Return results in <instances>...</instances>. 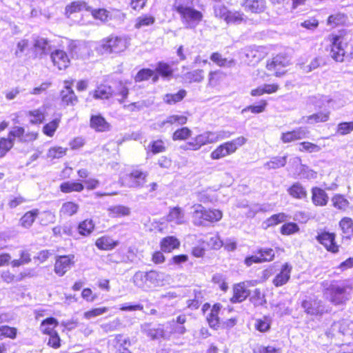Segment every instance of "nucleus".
Listing matches in <instances>:
<instances>
[{"instance_id": "f257e3e1", "label": "nucleus", "mask_w": 353, "mask_h": 353, "mask_svg": "<svg viewBox=\"0 0 353 353\" xmlns=\"http://www.w3.org/2000/svg\"><path fill=\"white\" fill-rule=\"evenodd\" d=\"M174 8L185 28L194 29L203 20V15L201 12L182 3L181 0H176Z\"/></svg>"}, {"instance_id": "f03ea898", "label": "nucleus", "mask_w": 353, "mask_h": 353, "mask_svg": "<svg viewBox=\"0 0 353 353\" xmlns=\"http://www.w3.org/2000/svg\"><path fill=\"white\" fill-rule=\"evenodd\" d=\"M247 139L244 137H239L231 141L225 142L217 146L211 153L210 158L213 160H219L234 154L237 149L245 144Z\"/></svg>"}, {"instance_id": "7ed1b4c3", "label": "nucleus", "mask_w": 353, "mask_h": 353, "mask_svg": "<svg viewBox=\"0 0 353 353\" xmlns=\"http://www.w3.org/2000/svg\"><path fill=\"white\" fill-rule=\"evenodd\" d=\"M127 47L125 39L110 36L101 40L98 46V50L101 53L120 52L123 51Z\"/></svg>"}, {"instance_id": "20e7f679", "label": "nucleus", "mask_w": 353, "mask_h": 353, "mask_svg": "<svg viewBox=\"0 0 353 353\" xmlns=\"http://www.w3.org/2000/svg\"><path fill=\"white\" fill-rule=\"evenodd\" d=\"M290 64L291 61L288 56L279 54L267 61L266 68L272 74L279 77L286 72V68Z\"/></svg>"}, {"instance_id": "39448f33", "label": "nucleus", "mask_w": 353, "mask_h": 353, "mask_svg": "<svg viewBox=\"0 0 353 353\" xmlns=\"http://www.w3.org/2000/svg\"><path fill=\"white\" fill-rule=\"evenodd\" d=\"M352 290V287L345 283L332 285L327 290L330 301L335 305L343 303L348 299Z\"/></svg>"}, {"instance_id": "423d86ee", "label": "nucleus", "mask_w": 353, "mask_h": 353, "mask_svg": "<svg viewBox=\"0 0 353 353\" xmlns=\"http://www.w3.org/2000/svg\"><path fill=\"white\" fill-rule=\"evenodd\" d=\"M347 39L342 35H334L331 39L330 56L336 61L342 62L345 55Z\"/></svg>"}, {"instance_id": "0eeeda50", "label": "nucleus", "mask_w": 353, "mask_h": 353, "mask_svg": "<svg viewBox=\"0 0 353 353\" xmlns=\"http://www.w3.org/2000/svg\"><path fill=\"white\" fill-rule=\"evenodd\" d=\"M267 54L265 48L263 46H250L244 49L246 57L245 61L248 64H255L263 59Z\"/></svg>"}, {"instance_id": "6e6552de", "label": "nucleus", "mask_w": 353, "mask_h": 353, "mask_svg": "<svg viewBox=\"0 0 353 353\" xmlns=\"http://www.w3.org/2000/svg\"><path fill=\"white\" fill-rule=\"evenodd\" d=\"M74 256L72 254L59 256L54 264V272L60 276H63L74 265Z\"/></svg>"}, {"instance_id": "1a4fd4ad", "label": "nucleus", "mask_w": 353, "mask_h": 353, "mask_svg": "<svg viewBox=\"0 0 353 353\" xmlns=\"http://www.w3.org/2000/svg\"><path fill=\"white\" fill-rule=\"evenodd\" d=\"M335 237L336 235L334 233L322 232L318 234L316 240L322 244L327 251L332 253H337L339 246L335 241Z\"/></svg>"}, {"instance_id": "9d476101", "label": "nucleus", "mask_w": 353, "mask_h": 353, "mask_svg": "<svg viewBox=\"0 0 353 353\" xmlns=\"http://www.w3.org/2000/svg\"><path fill=\"white\" fill-rule=\"evenodd\" d=\"M141 331L152 340L169 338V334L161 325L157 327H152L151 323H145L141 325Z\"/></svg>"}, {"instance_id": "9b49d317", "label": "nucleus", "mask_w": 353, "mask_h": 353, "mask_svg": "<svg viewBox=\"0 0 353 353\" xmlns=\"http://www.w3.org/2000/svg\"><path fill=\"white\" fill-rule=\"evenodd\" d=\"M149 290L153 288L161 287L170 280V276L163 272L157 270L149 271Z\"/></svg>"}, {"instance_id": "f8f14e48", "label": "nucleus", "mask_w": 353, "mask_h": 353, "mask_svg": "<svg viewBox=\"0 0 353 353\" xmlns=\"http://www.w3.org/2000/svg\"><path fill=\"white\" fill-rule=\"evenodd\" d=\"M147 176L146 172L139 170H134L127 176V185L130 188L142 187L146 182Z\"/></svg>"}, {"instance_id": "ddd939ff", "label": "nucleus", "mask_w": 353, "mask_h": 353, "mask_svg": "<svg viewBox=\"0 0 353 353\" xmlns=\"http://www.w3.org/2000/svg\"><path fill=\"white\" fill-rule=\"evenodd\" d=\"M50 58L54 65L57 66L59 70L65 69L70 63L66 52L61 50H56L52 52Z\"/></svg>"}, {"instance_id": "4468645a", "label": "nucleus", "mask_w": 353, "mask_h": 353, "mask_svg": "<svg viewBox=\"0 0 353 353\" xmlns=\"http://www.w3.org/2000/svg\"><path fill=\"white\" fill-rule=\"evenodd\" d=\"M34 50L37 54H46L50 50L49 41L37 35L32 37V41Z\"/></svg>"}, {"instance_id": "2eb2a0df", "label": "nucleus", "mask_w": 353, "mask_h": 353, "mask_svg": "<svg viewBox=\"0 0 353 353\" xmlns=\"http://www.w3.org/2000/svg\"><path fill=\"white\" fill-rule=\"evenodd\" d=\"M308 134L309 131L305 128H299L293 131L283 133L281 139L283 143H290L306 138Z\"/></svg>"}, {"instance_id": "dca6fc26", "label": "nucleus", "mask_w": 353, "mask_h": 353, "mask_svg": "<svg viewBox=\"0 0 353 353\" xmlns=\"http://www.w3.org/2000/svg\"><path fill=\"white\" fill-rule=\"evenodd\" d=\"M90 125L97 132H107L110 130L111 125L101 115H92L90 120Z\"/></svg>"}, {"instance_id": "f3484780", "label": "nucleus", "mask_w": 353, "mask_h": 353, "mask_svg": "<svg viewBox=\"0 0 353 353\" xmlns=\"http://www.w3.org/2000/svg\"><path fill=\"white\" fill-rule=\"evenodd\" d=\"M188 118L184 115L173 114L167 117V118L160 122L154 123V128L161 130L165 126V125H184L187 123Z\"/></svg>"}, {"instance_id": "a211bd4d", "label": "nucleus", "mask_w": 353, "mask_h": 353, "mask_svg": "<svg viewBox=\"0 0 353 353\" xmlns=\"http://www.w3.org/2000/svg\"><path fill=\"white\" fill-rule=\"evenodd\" d=\"M149 271H137L132 278L134 285L143 290H149Z\"/></svg>"}, {"instance_id": "6ab92c4d", "label": "nucleus", "mask_w": 353, "mask_h": 353, "mask_svg": "<svg viewBox=\"0 0 353 353\" xmlns=\"http://www.w3.org/2000/svg\"><path fill=\"white\" fill-rule=\"evenodd\" d=\"M302 307L307 314H317L323 312L321 303L314 298L309 297L304 300L301 304Z\"/></svg>"}, {"instance_id": "aec40b11", "label": "nucleus", "mask_w": 353, "mask_h": 353, "mask_svg": "<svg viewBox=\"0 0 353 353\" xmlns=\"http://www.w3.org/2000/svg\"><path fill=\"white\" fill-rule=\"evenodd\" d=\"M292 266L288 263H285L279 273L273 280V283L276 287H280L285 284L290 278Z\"/></svg>"}, {"instance_id": "412c9836", "label": "nucleus", "mask_w": 353, "mask_h": 353, "mask_svg": "<svg viewBox=\"0 0 353 353\" xmlns=\"http://www.w3.org/2000/svg\"><path fill=\"white\" fill-rule=\"evenodd\" d=\"M234 294L231 298L232 303H241L250 295V291L245 288L244 283H240L234 285Z\"/></svg>"}, {"instance_id": "4be33fe9", "label": "nucleus", "mask_w": 353, "mask_h": 353, "mask_svg": "<svg viewBox=\"0 0 353 353\" xmlns=\"http://www.w3.org/2000/svg\"><path fill=\"white\" fill-rule=\"evenodd\" d=\"M312 203L317 206H325L328 202L327 194L322 189L315 187L312 190Z\"/></svg>"}, {"instance_id": "5701e85b", "label": "nucleus", "mask_w": 353, "mask_h": 353, "mask_svg": "<svg viewBox=\"0 0 353 353\" xmlns=\"http://www.w3.org/2000/svg\"><path fill=\"white\" fill-rule=\"evenodd\" d=\"M192 221L196 225H201L205 221V209L201 204H195L192 206Z\"/></svg>"}, {"instance_id": "b1692460", "label": "nucleus", "mask_w": 353, "mask_h": 353, "mask_svg": "<svg viewBox=\"0 0 353 353\" xmlns=\"http://www.w3.org/2000/svg\"><path fill=\"white\" fill-rule=\"evenodd\" d=\"M167 221L177 225L185 223V214L183 210L179 207H174L170 210L167 216Z\"/></svg>"}, {"instance_id": "393cba45", "label": "nucleus", "mask_w": 353, "mask_h": 353, "mask_svg": "<svg viewBox=\"0 0 353 353\" xmlns=\"http://www.w3.org/2000/svg\"><path fill=\"white\" fill-rule=\"evenodd\" d=\"M206 134L208 144H210L229 139L232 133L228 130H219L216 132L207 131Z\"/></svg>"}, {"instance_id": "a878e982", "label": "nucleus", "mask_w": 353, "mask_h": 353, "mask_svg": "<svg viewBox=\"0 0 353 353\" xmlns=\"http://www.w3.org/2000/svg\"><path fill=\"white\" fill-rule=\"evenodd\" d=\"M161 249L164 252H171L180 245V241L174 236L163 238L160 243Z\"/></svg>"}, {"instance_id": "bb28decb", "label": "nucleus", "mask_w": 353, "mask_h": 353, "mask_svg": "<svg viewBox=\"0 0 353 353\" xmlns=\"http://www.w3.org/2000/svg\"><path fill=\"white\" fill-rule=\"evenodd\" d=\"M96 246L102 250H110L119 245V241H114L111 237L104 236L99 238L95 242Z\"/></svg>"}, {"instance_id": "cd10ccee", "label": "nucleus", "mask_w": 353, "mask_h": 353, "mask_svg": "<svg viewBox=\"0 0 353 353\" xmlns=\"http://www.w3.org/2000/svg\"><path fill=\"white\" fill-rule=\"evenodd\" d=\"M39 214V210L38 209H34L26 212L19 220L20 225L24 228H30Z\"/></svg>"}, {"instance_id": "c85d7f7f", "label": "nucleus", "mask_w": 353, "mask_h": 353, "mask_svg": "<svg viewBox=\"0 0 353 353\" xmlns=\"http://www.w3.org/2000/svg\"><path fill=\"white\" fill-rule=\"evenodd\" d=\"M288 194L294 199H303L307 197L305 188L299 183H294L288 189Z\"/></svg>"}, {"instance_id": "c756f323", "label": "nucleus", "mask_w": 353, "mask_h": 353, "mask_svg": "<svg viewBox=\"0 0 353 353\" xmlns=\"http://www.w3.org/2000/svg\"><path fill=\"white\" fill-rule=\"evenodd\" d=\"M220 309L221 305L215 304L212 307L210 314L207 317V320L208 321L210 326L211 327H213L214 329H217L220 325V319L219 317V312Z\"/></svg>"}, {"instance_id": "7c9ffc66", "label": "nucleus", "mask_w": 353, "mask_h": 353, "mask_svg": "<svg viewBox=\"0 0 353 353\" xmlns=\"http://www.w3.org/2000/svg\"><path fill=\"white\" fill-rule=\"evenodd\" d=\"M154 71L158 77L160 75L162 79L165 80H169L172 77L173 74V70L171 66L169 64L163 62L159 63Z\"/></svg>"}, {"instance_id": "2f4dec72", "label": "nucleus", "mask_w": 353, "mask_h": 353, "mask_svg": "<svg viewBox=\"0 0 353 353\" xmlns=\"http://www.w3.org/2000/svg\"><path fill=\"white\" fill-rule=\"evenodd\" d=\"M57 325L58 322L57 319L52 317L48 318L42 321L40 326V330L43 334L50 335L56 332L54 328L57 326Z\"/></svg>"}, {"instance_id": "473e14b6", "label": "nucleus", "mask_w": 353, "mask_h": 353, "mask_svg": "<svg viewBox=\"0 0 353 353\" xmlns=\"http://www.w3.org/2000/svg\"><path fill=\"white\" fill-rule=\"evenodd\" d=\"M210 59L220 67L230 68L235 65V61L233 59L223 58L219 52L212 53Z\"/></svg>"}, {"instance_id": "72a5a7b5", "label": "nucleus", "mask_w": 353, "mask_h": 353, "mask_svg": "<svg viewBox=\"0 0 353 353\" xmlns=\"http://www.w3.org/2000/svg\"><path fill=\"white\" fill-rule=\"evenodd\" d=\"M245 9L255 13H259L265 9L264 0H245Z\"/></svg>"}, {"instance_id": "f704fd0d", "label": "nucleus", "mask_w": 353, "mask_h": 353, "mask_svg": "<svg viewBox=\"0 0 353 353\" xmlns=\"http://www.w3.org/2000/svg\"><path fill=\"white\" fill-rule=\"evenodd\" d=\"M84 188L82 183L74 181H66L62 183L60 185V190L64 193L72 192H81Z\"/></svg>"}, {"instance_id": "c9c22d12", "label": "nucleus", "mask_w": 353, "mask_h": 353, "mask_svg": "<svg viewBox=\"0 0 353 353\" xmlns=\"http://www.w3.org/2000/svg\"><path fill=\"white\" fill-rule=\"evenodd\" d=\"M79 208L78 204L68 201L62 205L59 213L61 216H71L77 212Z\"/></svg>"}, {"instance_id": "e433bc0d", "label": "nucleus", "mask_w": 353, "mask_h": 353, "mask_svg": "<svg viewBox=\"0 0 353 353\" xmlns=\"http://www.w3.org/2000/svg\"><path fill=\"white\" fill-rule=\"evenodd\" d=\"M152 79L153 82H157L159 79L158 76L154 70L150 69H142L141 70L135 77L136 81H142Z\"/></svg>"}, {"instance_id": "4c0bfd02", "label": "nucleus", "mask_w": 353, "mask_h": 353, "mask_svg": "<svg viewBox=\"0 0 353 353\" xmlns=\"http://www.w3.org/2000/svg\"><path fill=\"white\" fill-rule=\"evenodd\" d=\"M108 212L112 217H121L130 215V209L125 205H117L110 207Z\"/></svg>"}, {"instance_id": "58836bf2", "label": "nucleus", "mask_w": 353, "mask_h": 353, "mask_svg": "<svg viewBox=\"0 0 353 353\" xmlns=\"http://www.w3.org/2000/svg\"><path fill=\"white\" fill-rule=\"evenodd\" d=\"M287 161V157H274L270 161L264 164V167L268 170L277 169L285 166Z\"/></svg>"}, {"instance_id": "ea45409f", "label": "nucleus", "mask_w": 353, "mask_h": 353, "mask_svg": "<svg viewBox=\"0 0 353 353\" xmlns=\"http://www.w3.org/2000/svg\"><path fill=\"white\" fill-rule=\"evenodd\" d=\"M83 10H88V7L83 1H74L65 8V14L69 17L72 14L80 12Z\"/></svg>"}, {"instance_id": "a19ab883", "label": "nucleus", "mask_w": 353, "mask_h": 353, "mask_svg": "<svg viewBox=\"0 0 353 353\" xmlns=\"http://www.w3.org/2000/svg\"><path fill=\"white\" fill-rule=\"evenodd\" d=\"M155 21L154 17L148 14L140 16L136 19L134 27L136 28H141L145 26L152 25Z\"/></svg>"}, {"instance_id": "79ce46f5", "label": "nucleus", "mask_w": 353, "mask_h": 353, "mask_svg": "<svg viewBox=\"0 0 353 353\" xmlns=\"http://www.w3.org/2000/svg\"><path fill=\"white\" fill-rule=\"evenodd\" d=\"M272 209L271 205L269 203H263V204H253L250 206V210L248 212V216L250 217H253L256 214L259 212H268Z\"/></svg>"}, {"instance_id": "37998d69", "label": "nucleus", "mask_w": 353, "mask_h": 353, "mask_svg": "<svg viewBox=\"0 0 353 353\" xmlns=\"http://www.w3.org/2000/svg\"><path fill=\"white\" fill-rule=\"evenodd\" d=\"M112 343L114 346H119V353H130L126 347H123L127 344L130 345V341L128 339H123L122 335H116L114 339L112 341Z\"/></svg>"}, {"instance_id": "c03bdc74", "label": "nucleus", "mask_w": 353, "mask_h": 353, "mask_svg": "<svg viewBox=\"0 0 353 353\" xmlns=\"http://www.w3.org/2000/svg\"><path fill=\"white\" fill-rule=\"evenodd\" d=\"M333 206L340 210H346L349 206V201L343 195L336 194L332 199Z\"/></svg>"}, {"instance_id": "a18cd8bd", "label": "nucleus", "mask_w": 353, "mask_h": 353, "mask_svg": "<svg viewBox=\"0 0 353 353\" xmlns=\"http://www.w3.org/2000/svg\"><path fill=\"white\" fill-rule=\"evenodd\" d=\"M347 17L342 13H336L330 15L327 19V25L334 28L343 24L346 21Z\"/></svg>"}, {"instance_id": "49530a36", "label": "nucleus", "mask_w": 353, "mask_h": 353, "mask_svg": "<svg viewBox=\"0 0 353 353\" xmlns=\"http://www.w3.org/2000/svg\"><path fill=\"white\" fill-rule=\"evenodd\" d=\"M192 135V131L187 127H183L176 130L172 134L174 141H183L188 139Z\"/></svg>"}, {"instance_id": "de8ad7c7", "label": "nucleus", "mask_w": 353, "mask_h": 353, "mask_svg": "<svg viewBox=\"0 0 353 353\" xmlns=\"http://www.w3.org/2000/svg\"><path fill=\"white\" fill-rule=\"evenodd\" d=\"M60 121V118H56L52 121L46 124L43 128V132L46 135L52 137L59 127Z\"/></svg>"}, {"instance_id": "09e8293b", "label": "nucleus", "mask_w": 353, "mask_h": 353, "mask_svg": "<svg viewBox=\"0 0 353 353\" xmlns=\"http://www.w3.org/2000/svg\"><path fill=\"white\" fill-rule=\"evenodd\" d=\"M67 150V148L61 146L52 147L48 150L47 157L51 159H59L66 154Z\"/></svg>"}, {"instance_id": "8fccbe9b", "label": "nucleus", "mask_w": 353, "mask_h": 353, "mask_svg": "<svg viewBox=\"0 0 353 353\" xmlns=\"http://www.w3.org/2000/svg\"><path fill=\"white\" fill-rule=\"evenodd\" d=\"M287 216L284 213H279L276 214H273L270 218H268L263 224L265 225V228L272 227L280 223H282L285 221Z\"/></svg>"}, {"instance_id": "3c124183", "label": "nucleus", "mask_w": 353, "mask_h": 353, "mask_svg": "<svg viewBox=\"0 0 353 353\" xmlns=\"http://www.w3.org/2000/svg\"><path fill=\"white\" fill-rule=\"evenodd\" d=\"M94 224L92 220H85L79 223L78 230L80 234L89 235L94 230Z\"/></svg>"}, {"instance_id": "603ef678", "label": "nucleus", "mask_w": 353, "mask_h": 353, "mask_svg": "<svg viewBox=\"0 0 353 353\" xmlns=\"http://www.w3.org/2000/svg\"><path fill=\"white\" fill-rule=\"evenodd\" d=\"M333 329L339 330V334L343 336L348 335L350 334L351 329L350 328V323L347 321L342 320L333 323Z\"/></svg>"}, {"instance_id": "864d4df0", "label": "nucleus", "mask_w": 353, "mask_h": 353, "mask_svg": "<svg viewBox=\"0 0 353 353\" xmlns=\"http://www.w3.org/2000/svg\"><path fill=\"white\" fill-rule=\"evenodd\" d=\"M14 145L13 139L10 137L0 139V157H3Z\"/></svg>"}, {"instance_id": "5fc2aeb1", "label": "nucleus", "mask_w": 353, "mask_h": 353, "mask_svg": "<svg viewBox=\"0 0 353 353\" xmlns=\"http://www.w3.org/2000/svg\"><path fill=\"white\" fill-rule=\"evenodd\" d=\"M330 112H319L316 114H312L308 117L309 123L325 122L329 119Z\"/></svg>"}, {"instance_id": "6e6d98bb", "label": "nucleus", "mask_w": 353, "mask_h": 353, "mask_svg": "<svg viewBox=\"0 0 353 353\" xmlns=\"http://www.w3.org/2000/svg\"><path fill=\"white\" fill-rule=\"evenodd\" d=\"M186 94L185 90H180L175 94H166L164 97V101L168 104H173L182 100Z\"/></svg>"}, {"instance_id": "4d7b16f0", "label": "nucleus", "mask_w": 353, "mask_h": 353, "mask_svg": "<svg viewBox=\"0 0 353 353\" xmlns=\"http://www.w3.org/2000/svg\"><path fill=\"white\" fill-rule=\"evenodd\" d=\"M166 328L169 330V332H167L169 334V336L171 334H183L185 332V328L183 325L177 324L174 321L169 322Z\"/></svg>"}, {"instance_id": "13d9d810", "label": "nucleus", "mask_w": 353, "mask_h": 353, "mask_svg": "<svg viewBox=\"0 0 353 353\" xmlns=\"http://www.w3.org/2000/svg\"><path fill=\"white\" fill-rule=\"evenodd\" d=\"M61 96L63 101L67 105H74L77 101V98L72 90H63Z\"/></svg>"}, {"instance_id": "bf43d9fd", "label": "nucleus", "mask_w": 353, "mask_h": 353, "mask_svg": "<svg viewBox=\"0 0 353 353\" xmlns=\"http://www.w3.org/2000/svg\"><path fill=\"white\" fill-rule=\"evenodd\" d=\"M222 212L219 210H205V221L210 222L219 221L222 218Z\"/></svg>"}, {"instance_id": "052dcab7", "label": "nucleus", "mask_w": 353, "mask_h": 353, "mask_svg": "<svg viewBox=\"0 0 353 353\" xmlns=\"http://www.w3.org/2000/svg\"><path fill=\"white\" fill-rule=\"evenodd\" d=\"M250 301L254 306L262 305L266 302L264 294L261 293L259 289H255L253 295L250 298Z\"/></svg>"}, {"instance_id": "680f3d73", "label": "nucleus", "mask_w": 353, "mask_h": 353, "mask_svg": "<svg viewBox=\"0 0 353 353\" xmlns=\"http://www.w3.org/2000/svg\"><path fill=\"white\" fill-rule=\"evenodd\" d=\"M203 70H195L185 74V80L190 82H200L203 77Z\"/></svg>"}, {"instance_id": "e2e57ef3", "label": "nucleus", "mask_w": 353, "mask_h": 353, "mask_svg": "<svg viewBox=\"0 0 353 353\" xmlns=\"http://www.w3.org/2000/svg\"><path fill=\"white\" fill-rule=\"evenodd\" d=\"M92 15L96 19H99L103 22L108 21L110 17V12L105 9H97L92 10Z\"/></svg>"}, {"instance_id": "0e129e2a", "label": "nucleus", "mask_w": 353, "mask_h": 353, "mask_svg": "<svg viewBox=\"0 0 353 353\" xmlns=\"http://www.w3.org/2000/svg\"><path fill=\"white\" fill-rule=\"evenodd\" d=\"M17 332V330L15 327H10L8 325L0 326V336L8 337L10 339H15Z\"/></svg>"}, {"instance_id": "69168bd1", "label": "nucleus", "mask_w": 353, "mask_h": 353, "mask_svg": "<svg viewBox=\"0 0 353 353\" xmlns=\"http://www.w3.org/2000/svg\"><path fill=\"white\" fill-rule=\"evenodd\" d=\"M343 233H350L353 231V220L348 217L342 219L339 223Z\"/></svg>"}, {"instance_id": "338daca9", "label": "nucleus", "mask_w": 353, "mask_h": 353, "mask_svg": "<svg viewBox=\"0 0 353 353\" xmlns=\"http://www.w3.org/2000/svg\"><path fill=\"white\" fill-rule=\"evenodd\" d=\"M353 131V121L343 122L338 125L337 132L341 135H345Z\"/></svg>"}, {"instance_id": "774afa93", "label": "nucleus", "mask_w": 353, "mask_h": 353, "mask_svg": "<svg viewBox=\"0 0 353 353\" xmlns=\"http://www.w3.org/2000/svg\"><path fill=\"white\" fill-rule=\"evenodd\" d=\"M279 348H276L273 346H263V345H256L253 349L254 353H278L279 352Z\"/></svg>"}]
</instances>
